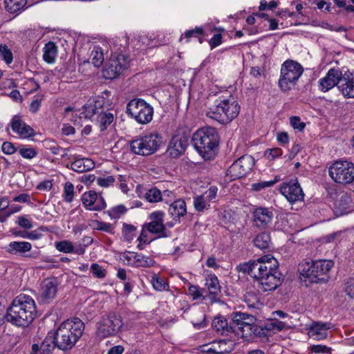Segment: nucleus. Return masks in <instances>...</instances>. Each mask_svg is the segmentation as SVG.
<instances>
[{"label":"nucleus","instance_id":"obj_48","mask_svg":"<svg viewBox=\"0 0 354 354\" xmlns=\"http://www.w3.org/2000/svg\"><path fill=\"white\" fill-rule=\"evenodd\" d=\"M282 155L280 148L268 149L264 151V156L268 160H273Z\"/></svg>","mask_w":354,"mask_h":354},{"label":"nucleus","instance_id":"obj_14","mask_svg":"<svg viewBox=\"0 0 354 354\" xmlns=\"http://www.w3.org/2000/svg\"><path fill=\"white\" fill-rule=\"evenodd\" d=\"M303 68H281L279 85L282 91L290 89L289 84L297 81L303 73Z\"/></svg>","mask_w":354,"mask_h":354},{"label":"nucleus","instance_id":"obj_16","mask_svg":"<svg viewBox=\"0 0 354 354\" xmlns=\"http://www.w3.org/2000/svg\"><path fill=\"white\" fill-rule=\"evenodd\" d=\"M344 72L335 68H331L326 75L319 80V88L322 91L326 92L337 86L338 83L341 84Z\"/></svg>","mask_w":354,"mask_h":354},{"label":"nucleus","instance_id":"obj_37","mask_svg":"<svg viewBox=\"0 0 354 354\" xmlns=\"http://www.w3.org/2000/svg\"><path fill=\"white\" fill-rule=\"evenodd\" d=\"M55 346H57L55 344V333H49L46 336V339L41 343V349L43 351L44 353H48Z\"/></svg>","mask_w":354,"mask_h":354},{"label":"nucleus","instance_id":"obj_61","mask_svg":"<svg viewBox=\"0 0 354 354\" xmlns=\"http://www.w3.org/2000/svg\"><path fill=\"white\" fill-rule=\"evenodd\" d=\"M41 100V97H36L31 102L30 105V111L32 113H36L39 110Z\"/></svg>","mask_w":354,"mask_h":354},{"label":"nucleus","instance_id":"obj_21","mask_svg":"<svg viewBox=\"0 0 354 354\" xmlns=\"http://www.w3.org/2000/svg\"><path fill=\"white\" fill-rule=\"evenodd\" d=\"M164 214V212L162 211L151 213L149 216L151 221L145 225V228L153 234L164 232L165 230V227L163 224Z\"/></svg>","mask_w":354,"mask_h":354},{"label":"nucleus","instance_id":"obj_43","mask_svg":"<svg viewBox=\"0 0 354 354\" xmlns=\"http://www.w3.org/2000/svg\"><path fill=\"white\" fill-rule=\"evenodd\" d=\"M285 323L278 319L270 320L266 324V328L273 332L280 331L285 328Z\"/></svg>","mask_w":354,"mask_h":354},{"label":"nucleus","instance_id":"obj_5","mask_svg":"<svg viewBox=\"0 0 354 354\" xmlns=\"http://www.w3.org/2000/svg\"><path fill=\"white\" fill-rule=\"evenodd\" d=\"M334 263L330 260H304L298 266L301 279L310 283L325 280Z\"/></svg>","mask_w":354,"mask_h":354},{"label":"nucleus","instance_id":"obj_63","mask_svg":"<svg viewBox=\"0 0 354 354\" xmlns=\"http://www.w3.org/2000/svg\"><path fill=\"white\" fill-rule=\"evenodd\" d=\"M218 189L216 187H211L203 196L209 201L214 199L217 194Z\"/></svg>","mask_w":354,"mask_h":354},{"label":"nucleus","instance_id":"obj_55","mask_svg":"<svg viewBox=\"0 0 354 354\" xmlns=\"http://www.w3.org/2000/svg\"><path fill=\"white\" fill-rule=\"evenodd\" d=\"M290 123L295 129H297L299 131H301L306 126L305 123L301 122L298 116L291 117L290 118Z\"/></svg>","mask_w":354,"mask_h":354},{"label":"nucleus","instance_id":"obj_27","mask_svg":"<svg viewBox=\"0 0 354 354\" xmlns=\"http://www.w3.org/2000/svg\"><path fill=\"white\" fill-rule=\"evenodd\" d=\"M94 167V162L89 158L77 159L71 163V169L78 173L88 171Z\"/></svg>","mask_w":354,"mask_h":354},{"label":"nucleus","instance_id":"obj_8","mask_svg":"<svg viewBox=\"0 0 354 354\" xmlns=\"http://www.w3.org/2000/svg\"><path fill=\"white\" fill-rule=\"evenodd\" d=\"M104 97H98L97 100L90 99L88 102L84 106L83 111L78 115L77 111H73V108L68 106L65 109L64 116L69 118V119L74 122V124L79 123L78 120L82 118L85 119H91L94 115L99 113L98 109H104L105 106H109V104L103 102Z\"/></svg>","mask_w":354,"mask_h":354},{"label":"nucleus","instance_id":"obj_39","mask_svg":"<svg viewBox=\"0 0 354 354\" xmlns=\"http://www.w3.org/2000/svg\"><path fill=\"white\" fill-rule=\"evenodd\" d=\"M144 197L149 203H157L161 201L162 194L158 189L152 187L145 193Z\"/></svg>","mask_w":354,"mask_h":354},{"label":"nucleus","instance_id":"obj_15","mask_svg":"<svg viewBox=\"0 0 354 354\" xmlns=\"http://www.w3.org/2000/svg\"><path fill=\"white\" fill-rule=\"evenodd\" d=\"M273 212L267 207H257L252 212V221L254 226L266 229L271 224Z\"/></svg>","mask_w":354,"mask_h":354},{"label":"nucleus","instance_id":"obj_33","mask_svg":"<svg viewBox=\"0 0 354 354\" xmlns=\"http://www.w3.org/2000/svg\"><path fill=\"white\" fill-rule=\"evenodd\" d=\"M135 259L133 266L149 268L155 264V261L150 257L145 256L142 254L135 253Z\"/></svg>","mask_w":354,"mask_h":354},{"label":"nucleus","instance_id":"obj_17","mask_svg":"<svg viewBox=\"0 0 354 354\" xmlns=\"http://www.w3.org/2000/svg\"><path fill=\"white\" fill-rule=\"evenodd\" d=\"M82 202L86 209L93 211H99L106 207L104 198L98 196L94 191H88L82 196Z\"/></svg>","mask_w":354,"mask_h":354},{"label":"nucleus","instance_id":"obj_20","mask_svg":"<svg viewBox=\"0 0 354 354\" xmlns=\"http://www.w3.org/2000/svg\"><path fill=\"white\" fill-rule=\"evenodd\" d=\"M10 125L13 132L17 133L21 138L27 139L35 134V130L30 126L26 124L21 118L17 115H15L12 118Z\"/></svg>","mask_w":354,"mask_h":354},{"label":"nucleus","instance_id":"obj_7","mask_svg":"<svg viewBox=\"0 0 354 354\" xmlns=\"http://www.w3.org/2000/svg\"><path fill=\"white\" fill-rule=\"evenodd\" d=\"M328 174L336 183L351 184L354 181V164L347 160H337L328 168Z\"/></svg>","mask_w":354,"mask_h":354},{"label":"nucleus","instance_id":"obj_47","mask_svg":"<svg viewBox=\"0 0 354 354\" xmlns=\"http://www.w3.org/2000/svg\"><path fill=\"white\" fill-rule=\"evenodd\" d=\"M19 153L26 159H32L37 154V151L32 147H21L19 149Z\"/></svg>","mask_w":354,"mask_h":354},{"label":"nucleus","instance_id":"obj_54","mask_svg":"<svg viewBox=\"0 0 354 354\" xmlns=\"http://www.w3.org/2000/svg\"><path fill=\"white\" fill-rule=\"evenodd\" d=\"M93 274L97 278H104L106 275V270L97 263H93L91 266Z\"/></svg>","mask_w":354,"mask_h":354},{"label":"nucleus","instance_id":"obj_28","mask_svg":"<svg viewBox=\"0 0 354 354\" xmlns=\"http://www.w3.org/2000/svg\"><path fill=\"white\" fill-rule=\"evenodd\" d=\"M57 54V48L53 42H48L44 48L43 57L45 62L49 64L55 62Z\"/></svg>","mask_w":354,"mask_h":354},{"label":"nucleus","instance_id":"obj_22","mask_svg":"<svg viewBox=\"0 0 354 354\" xmlns=\"http://www.w3.org/2000/svg\"><path fill=\"white\" fill-rule=\"evenodd\" d=\"M238 337L243 338L246 341L252 340L254 337L261 336L263 333V328L256 324H246L245 326L240 328V326L236 327V330L232 331Z\"/></svg>","mask_w":354,"mask_h":354},{"label":"nucleus","instance_id":"obj_44","mask_svg":"<svg viewBox=\"0 0 354 354\" xmlns=\"http://www.w3.org/2000/svg\"><path fill=\"white\" fill-rule=\"evenodd\" d=\"M0 57L5 61L6 64H10L12 62V54L6 45L0 44Z\"/></svg>","mask_w":354,"mask_h":354},{"label":"nucleus","instance_id":"obj_2","mask_svg":"<svg viewBox=\"0 0 354 354\" xmlns=\"http://www.w3.org/2000/svg\"><path fill=\"white\" fill-rule=\"evenodd\" d=\"M36 305L29 295L21 294L16 297L7 310L6 319L18 326H28L35 319Z\"/></svg>","mask_w":354,"mask_h":354},{"label":"nucleus","instance_id":"obj_36","mask_svg":"<svg viewBox=\"0 0 354 354\" xmlns=\"http://www.w3.org/2000/svg\"><path fill=\"white\" fill-rule=\"evenodd\" d=\"M194 327L201 329L207 326L206 315L202 310H196L193 315L191 320Z\"/></svg>","mask_w":354,"mask_h":354},{"label":"nucleus","instance_id":"obj_19","mask_svg":"<svg viewBox=\"0 0 354 354\" xmlns=\"http://www.w3.org/2000/svg\"><path fill=\"white\" fill-rule=\"evenodd\" d=\"M338 88L344 97L354 98V70L347 69L344 72Z\"/></svg>","mask_w":354,"mask_h":354},{"label":"nucleus","instance_id":"obj_32","mask_svg":"<svg viewBox=\"0 0 354 354\" xmlns=\"http://www.w3.org/2000/svg\"><path fill=\"white\" fill-rule=\"evenodd\" d=\"M27 0H4L5 8L10 13H16L26 4Z\"/></svg>","mask_w":354,"mask_h":354},{"label":"nucleus","instance_id":"obj_18","mask_svg":"<svg viewBox=\"0 0 354 354\" xmlns=\"http://www.w3.org/2000/svg\"><path fill=\"white\" fill-rule=\"evenodd\" d=\"M57 292V281L55 279H46L41 283L39 299L43 303H49Z\"/></svg>","mask_w":354,"mask_h":354},{"label":"nucleus","instance_id":"obj_29","mask_svg":"<svg viewBox=\"0 0 354 354\" xmlns=\"http://www.w3.org/2000/svg\"><path fill=\"white\" fill-rule=\"evenodd\" d=\"M111 319L109 317L102 319L97 325L96 335L100 339L108 337L110 335Z\"/></svg>","mask_w":354,"mask_h":354},{"label":"nucleus","instance_id":"obj_53","mask_svg":"<svg viewBox=\"0 0 354 354\" xmlns=\"http://www.w3.org/2000/svg\"><path fill=\"white\" fill-rule=\"evenodd\" d=\"M129 180V177L123 175H118L117 177V183L124 193H127L129 188L127 187V182Z\"/></svg>","mask_w":354,"mask_h":354},{"label":"nucleus","instance_id":"obj_6","mask_svg":"<svg viewBox=\"0 0 354 354\" xmlns=\"http://www.w3.org/2000/svg\"><path fill=\"white\" fill-rule=\"evenodd\" d=\"M239 111L238 102L232 96H230L210 106L206 111V115L221 124H227L237 117Z\"/></svg>","mask_w":354,"mask_h":354},{"label":"nucleus","instance_id":"obj_9","mask_svg":"<svg viewBox=\"0 0 354 354\" xmlns=\"http://www.w3.org/2000/svg\"><path fill=\"white\" fill-rule=\"evenodd\" d=\"M127 113L137 122L146 124L153 118V109L142 99H133L127 106Z\"/></svg>","mask_w":354,"mask_h":354},{"label":"nucleus","instance_id":"obj_24","mask_svg":"<svg viewBox=\"0 0 354 354\" xmlns=\"http://www.w3.org/2000/svg\"><path fill=\"white\" fill-rule=\"evenodd\" d=\"M256 323V318L253 315L236 312L232 314V322L231 324L232 331L236 330V327L240 326V328L246 326V324H253Z\"/></svg>","mask_w":354,"mask_h":354},{"label":"nucleus","instance_id":"obj_4","mask_svg":"<svg viewBox=\"0 0 354 354\" xmlns=\"http://www.w3.org/2000/svg\"><path fill=\"white\" fill-rule=\"evenodd\" d=\"M194 148L205 160H211L216 153L219 143L218 134L212 127L198 129L192 136Z\"/></svg>","mask_w":354,"mask_h":354},{"label":"nucleus","instance_id":"obj_38","mask_svg":"<svg viewBox=\"0 0 354 354\" xmlns=\"http://www.w3.org/2000/svg\"><path fill=\"white\" fill-rule=\"evenodd\" d=\"M151 284L153 288L157 291H164L169 290V283H166L163 279L158 276L157 274H153L151 278Z\"/></svg>","mask_w":354,"mask_h":354},{"label":"nucleus","instance_id":"obj_13","mask_svg":"<svg viewBox=\"0 0 354 354\" xmlns=\"http://www.w3.org/2000/svg\"><path fill=\"white\" fill-rule=\"evenodd\" d=\"M280 192L291 203L302 201L304 198V193L297 180L283 183Z\"/></svg>","mask_w":354,"mask_h":354},{"label":"nucleus","instance_id":"obj_57","mask_svg":"<svg viewBox=\"0 0 354 354\" xmlns=\"http://www.w3.org/2000/svg\"><path fill=\"white\" fill-rule=\"evenodd\" d=\"M276 182L277 180L263 181L252 184V187L254 191H260L266 187L272 186Z\"/></svg>","mask_w":354,"mask_h":354},{"label":"nucleus","instance_id":"obj_30","mask_svg":"<svg viewBox=\"0 0 354 354\" xmlns=\"http://www.w3.org/2000/svg\"><path fill=\"white\" fill-rule=\"evenodd\" d=\"M32 245L26 241H13L8 245V251L10 253H23L31 250Z\"/></svg>","mask_w":354,"mask_h":354},{"label":"nucleus","instance_id":"obj_40","mask_svg":"<svg viewBox=\"0 0 354 354\" xmlns=\"http://www.w3.org/2000/svg\"><path fill=\"white\" fill-rule=\"evenodd\" d=\"M91 59L93 66H101L104 61V55L100 48H96L92 51Z\"/></svg>","mask_w":354,"mask_h":354},{"label":"nucleus","instance_id":"obj_11","mask_svg":"<svg viewBox=\"0 0 354 354\" xmlns=\"http://www.w3.org/2000/svg\"><path fill=\"white\" fill-rule=\"evenodd\" d=\"M254 165V160L250 155H243L236 160L227 170V175L235 180L241 178L247 175L252 169Z\"/></svg>","mask_w":354,"mask_h":354},{"label":"nucleus","instance_id":"obj_51","mask_svg":"<svg viewBox=\"0 0 354 354\" xmlns=\"http://www.w3.org/2000/svg\"><path fill=\"white\" fill-rule=\"evenodd\" d=\"M98 119L100 123V129L101 131H104L106 129L108 125L111 124V113H105L104 114H100Z\"/></svg>","mask_w":354,"mask_h":354},{"label":"nucleus","instance_id":"obj_34","mask_svg":"<svg viewBox=\"0 0 354 354\" xmlns=\"http://www.w3.org/2000/svg\"><path fill=\"white\" fill-rule=\"evenodd\" d=\"M185 150V145L176 138H174L169 144V153L176 157L182 154Z\"/></svg>","mask_w":354,"mask_h":354},{"label":"nucleus","instance_id":"obj_46","mask_svg":"<svg viewBox=\"0 0 354 354\" xmlns=\"http://www.w3.org/2000/svg\"><path fill=\"white\" fill-rule=\"evenodd\" d=\"M115 54H117V55L115 56V62H118L115 66L122 67L125 66L127 64H135L132 62V60H129V57L127 55L124 53H117L116 52Z\"/></svg>","mask_w":354,"mask_h":354},{"label":"nucleus","instance_id":"obj_50","mask_svg":"<svg viewBox=\"0 0 354 354\" xmlns=\"http://www.w3.org/2000/svg\"><path fill=\"white\" fill-rule=\"evenodd\" d=\"M135 253L133 252H127L120 254V259L124 263L129 266H133Z\"/></svg>","mask_w":354,"mask_h":354},{"label":"nucleus","instance_id":"obj_64","mask_svg":"<svg viewBox=\"0 0 354 354\" xmlns=\"http://www.w3.org/2000/svg\"><path fill=\"white\" fill-rule=\"evenodd\" d=\"M203 32V29L199 28H196L194 30H189L185 32V36L187 38H190L192 37H197L198 35H201Z\"/></svg>","mask_w":354,"mask_h":354},{"label":"nucleus","instance_id":"obj_31","mask_svg":"<svg viewBox=\"0 0 354 354\" xmlns=\"http://www.w3.org/2000/svg\"><path fill=\"white\" fill-rule=\"evenodd\" d=\"M226 342L221 340L218 342H214L209 346L208 345L203 346V352L214 353V354H223L227 353L228 351L225 348Z\"/></svg>","mask_w":354,"mask_h":354},{"label":"nucleus","instance_id":"obj_59","mask_svg":"<svg viewBox=\"0 0 354 354\" xmlns=\"http://www.w3.org/2000/svg\"><path fill=\"white\" fill-rule=\"evenodd\" d=\"M345 292L352 299H354V278H351L346 283Z\"/></svg>","mask_w":354,"mask_h":354},{"label":"nucleus","instance_id":"obj_1","mask_svg":"<svg viewBox=\"0 0 354 354\" xmlns=\"http://www.w3.org/2000/svg\"><path fill=\"white\" fill-rule=\"evenodd\" d=\"M238 269L252 277L259 288L263 292L276 290L283 281L278 261L271 255H264L255 261L241 263Z\"/></svg>","mask_w":354,"mask_h":354},{"label":"nucleus","instance_id":"obj_52","mask_svg":"<svg viewBox=\"0 0 354 354\" xmlns=\"http://www.w3.org/2000/svg\"><path fill=\"white\" fill-rule=\"evenodd\" d=\"M310 351L315 353H331L332 348L325 345L314 344L310 346Z\"/></svg>","mask_w":354,"mask_h":354},{"label":"nucleus","instance_id":"obj_45","mask_svg":"<svg viewBox=\"0 0 354 354\" xmlns=\"http://www.w3.org/2000/svg\"><path fill=\"white\" fill-rule=\"evenodd\" d=\"M73 194H74L73 185L70 182L66 183L64 185V200L68 203L72 202V201L73 200Z\"/></svg>","mask_w":354,"mask_h":354},{"label":"nucleus","instance_id":"obj_10","mask_svg":"<svg viewBox=\"0 0 354 354\" xmlns=\"http://www.w3.org/2000/svg\"><path fill=\"white\" fill-rule=\"evenodd\" d=\"M162 143V138L158 133H150L133 140L131 149L136 154L148 156L156 152Z\"/></svg>","mask_w":354,"mask_h":354},{"label":"nucleus","instance_id":"obj_49","mask_svg":"<svg viewBox=\"0 0 354 354\" xmlns=\"http://www.w3.org/2000/svg\"><path fill=\"white\" fill-rule=\"evenodd\" d=\"M189 294L193 297L194 299H198L203 297L204 289L200 288L197 286L191 285L188 288Z\"/></svg>","mask_w":354,"mask_h":354},{"label":"nucleus","instance_id":"obj_58","mask_svg":"<svg viewBox=\"0 0 354 354\" xmlns=\"http://www.w3.org/2000/svg\"><path fill=\"white\" fill-rule=\"evenodd\" d=\"M2 151L8 155L13 154L16 151L14 145L10 142H4L1 146Z\"/></svg>","mask_w":354,"mask_h":354},{"label":"nucleus","instance_id":"obj_25","mask_svg":"<svg viewBox=\"0 0 354 354\" xmlns=\"http://www.w3.org/2000/svg\"><path fill=\"white\" fill-rule=\"evenodd\" d=\"M169 213L174 220L179 221L180 218L187 214V205L183 199H178L173 201L169 208Z\"/></svg>","mask_w":354,"mask_h":354},{"label":"nucleus","instance_id":"obj_3","mask_svg":"<svg viewBox=\"0 0 354 354\" xmlns=\"http://www.w3.org/2000/svg\"><path fill=\"white\" fill-rule=\"evenodd\" d=\"M84 324L79 318L63 322L55 333V344L61 350L71 349L82 335Z\"/></svg>","mask_w":354,"mask_h":354},{"label":"nucleus","instance_id":"obj_12","mask_svg":"<svg viewBox=\"0 0 354 354\" xmlns=\"http://www.w3.org/2000/svg\"><path fill=\"white\" fill-rule=\"evenodd\" d=\"M333 328L330 322H312L306 326L307 335L309 338L314 340L321 341L327 339L328 330Z\"/></svg>","mask_w":354,"mask_h":354},{"label":"nucleus","instance_id":"obj_23","mask_svg":"<svg viewBox=\"0 0 354 354\" xmlns=\"http://www.w3.org/2000/svg\"><path fill=\"white\" fill-rule=\"evenodd\" d=\"M205 286L207 288L208 294L204 297V299L207 297L212 302L215 301L221 292V287L217 277L215 274H209L206 278Z\"/></svg>","mask_w":354,"mask_h":354},{"label":"nucleus","instance_id":"obj_35","mask_svg":"<svg viewBox=\"0 0 354 354\" xmlns=\"http://www.w3.org/2000/svg\"><path fill=\"white\" fill-rule=\"evenodd\" d=\"M270 236L268 233L262 232L259 234L254 239V245L261 249L264 250L269 248L270 244Z\"/></svg>","mask_w":354,"mask_h":354},{"label":"nucleus","instance_id":"obj_41","mask_svg":"<svg viewBox=\"0 0 354 354\" xmlns=\"http://www.w3.org/2000/svg\"><path fill=\"white\" fill-rule=\"evenodd\" d=\"M56 249L64 253H73L74 252V246L69 241H62L55 243Z\"/></svg>","mask_w":354,"mask_h":354},{"label":"nucleus","instance_id":"obj_56","mask_svg":"<svg viewBox=\"0 0 354 354\" xmlns=\"http://www.w3.org/2000/svg\"><path fill=\"white\" fill-rule=\"evenodd\" d=\"M127 211V207L123 205H119L112 208V218H119Z\"/></svg>","mask_w":354,"mask_h":354},{"label":"nucleus","instance_id":"obj_62","mask_svg":"<svg viewBox=\"0 0 354 354\" xmlns=\"http://www.w3.org/2000/svg\"><path fill=\"white\" fill-rule=\"evenodd\" d=\"M161 201H165L166 203L171 202L175 198L174 192L170 190H165L162 193L161 192Z\"/></svg>","mask_w":354,"mask_h":354},{"label":"nucleus","instance_id":"obj_42","mask_svg":"<svg viewBox=\"0 0 354 354\" xmlns=\"http://www.w3.org/2000/svg\"><path fill=\"white\" fill-rule=\"evenodd\" d=\"M194 208L198 212H202L207 209L209 205L207 203V200L204 196H197L194 201Z\"/></svg>","mask_w":354,"mask_h":354},{"label":"nucleus","instance_id":"obj_26","mask_svg":"<svg viewBox=\"0 0 354 354\" xmlns=\"http://www.w3.org/2000/svg\"><path fill=\"white\" fill-rule=\"evenodd\" d=\"M212 328L221 335H225L232 331L231 324L229 326L227 319L223 316H218L212 321Z\"/></svg>","mask_w":354,"mask_h":354},{"label":"nucleus","instance_id":"obj_60","mask_svg":"<svg viewBox=\"0 0 354 354\" xmlns=\"http://www.w3.org/2000/svg\"><path fill=\"white\" fill-rule=\"evenodd\" d=\"M18 224L25 229H31L32 227V223L25 216H19L18 218Z\"/></svg>","mask_w":354,"mask_h":354}]
</instances>
